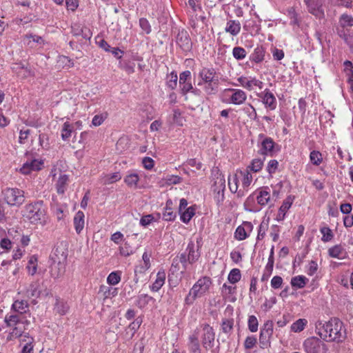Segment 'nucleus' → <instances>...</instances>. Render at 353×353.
Listing matches in <instances>:
<instances>
[{"mask_svg":"<svg viewBox=\"0 0 353 353\" xmlns=\"http://www.w3.org/2000/svg\"><path fill=\"white\" fill-rule=\"evenodd\" d=\"M68 309L69 306L65 302L59 299H56L54 310L57 313L59 314L60 315H64L66 314Z\"/></svg>","mask_w":353,"mask_h":353,"instance_id":"c9c22d12","label":"nucleus"},{"mask_svg":"<svg viewBox=\"0 0 353 353\" xmlns=\"http://www.w3.org/2000/svg\"><path fill=\"white\" fill-rule=\"evenodd\" d=\"M201 81L198 83L199 85L203 83L219 81L218 76L213 68H203L199 72Z\"/></svg>","mask_w":353,"mask_h":353,"instance_id":"ddd939ff","label":"nucleus"},{"mask_svg":"<svg viewBox=\"0 0 353 353\" xmlns=\"http://www.w3.org/2000/svg\"><path fill=\"white\" fill-rule=\"evenodd\" d=\"M188 256H186L185 254H181L179 256H177L173 259L172 266L176 267L179 263H181L183 265V268L184 270L187 269L188 265Z\"/></svg>","mask_w":353,"mask_h":353,"instance_id":"49530a36","label":"nucleus"},{"mask_svg":"<svg viewBox=\"0 0 353 353\" xmlns=\"http://www.w3.org/2000/svg\"><path fill=\"white\" fill-rule=\"evenodd\" d=\"M68 181V177L66 174L61 175L57 182V190L59 194H63L65 190V187Z\"/></svg>","mask_w":353,"mask_h":353,"instance_id":"4c0bfd02","label":"nucleus"},{"mask_svg":"<svg viewBox=\"0 0 353 353\" xmlns=\"http://www.w3.org/2000/svg\"><path fill=\"white\" fill-rule=\"evenodd\" d=\"M328 254L332 258L341 259L343 258L345 250L341 245H336L328 250Z\"/></svg>","mask_w":353,"mask_h":353,"instance_id":"c85d7f7f","label":"nucleus"},{"mask_svg":"<svg viewBox=\"0 0 353 353\" xmlns=\"http://www.w3.org/2000/svg\"><path fill=\"white\" fill-rule=\"evenodd\" d=\"M248 324L250 332H255L258 330L259 323L255 316L251 315L249 316Z\"/></svg>","mask_w":353,"mask_h":353,"instance_id":"6e6d98bb","label":"nucleus"},{"mask_svg":"<svg viewBox=\"0 0 353 353\" xmlns=\"http://www.w3.org/2000/svg\"><path fill=\"white\" fill-rule=\"evenodd\" d=\"M139 176L137 173H132L125 176V183L130 188H136L137 187Z\"/></svg>","mask_w":353,"mask_h":353,"instance_id":"ea45409f","label":"nucleus"},{"mask_svg":"<svg viewBox=\"0 0 353 353\" xmlns=\"http://www.w3.org/2000/svg\"><path fill=\"white\" fill-rule=\"evenodd\" d=\"M307 321L305 319H299L291 325V330L294 332H300L305 329Z\"/></svg>","mask_w":353,"mask_h":353,"instance_id":"a19ab883","label":"nucleus"},{"mask_svg":"<svg viewBox=\"0 0 353 353\" xmlns=\"http://www.w3.org/2000/svg\"><path fill=\"white\" fill-rule=\"evenodd\" d=\"M187 250L188 251V260L189 263L192 264L199 259L200 254L199 252L194 250V244L193 242L188 243Z\"/></svg>","mask_w":353,"mask_h":353,"instance_id":"7c9ffc66","label":"nucleus"},{"mask_svg":"<svg viewBox=\"0 0 353 353\" xmlns=\"http://www.w3.org/2000/svg\"><path fill=\"white\" fill-rule=\"evenodd\" d=\"M229 90L233 92L230 97V101L232 103L241 105L246 101L247 95L243 90L239 89H229Z\"/></svg>","mask_w":353,"mask_h":353,"instance_id":"a211bd4d","label":"nucleus"},{"mask_svg":"<svg viewBox=\"0 0 353 353\" xmlns=\"http://www.w3.org/2000/svg\"><path fill=\"white\" fill-rule=\"evenodd\" d=\"M225 30L232 36H236L241 31V23L239 21L230 20L227 22Z\"/></svg>","mask_w":353,"mask_h":353,"instance_id":"b1692460","label":"nucleus"},{"mask_svg":"<svg viewBox=\"0 0 353 353\" xmlns=\"http://www.w3.org/2000/svg\"><path fill=\"white\" fill-rule=\"evenodd\" d=\"M243 110L245 111V113H247V114L251 119H256L257 114L256 110L251 104H249L248 107H245Z\"/></svg>","mask_w":353,"mask_h":353,"instance_id":"e2e57ef3","label":"nucleus"},{"mask_svg":"<svg viewBox=\"0 0 353 353\" xmlns=\"http://www.w3.org/2000/svg\"><path fill=\"white\" fill-rule=\"evenodd\" d=\"M263 162L260 159H254L252 160L251 165L248 167L254 172H259L262 169Z\"/></svg>","mask_w":353,"mask_h":353,"instance_id":"13d9d810","label":"nucleus"},{"mask_svg":"<svg viewBox=\"0 0 353 353\" xmlns=\"http://www.w3.org/2000/svg\"><path fill=\"white\" fill-rule=\"evenodd\" d=\"M264 52L262 48H257L252 54V59L255 63H259L263 60Z\"/></svg>","mask_w":353,"mask_h":353,"instance_id":"4d7b16f0","label":"nucleus"},{"mask_svg":"<svg viewBox=\"0 0 353 353\" xmlns=\"http://www.w3.org/2000/svg\"><path fill=\"white\" fill-rule=\"evenodd\" d=\"M310 159L314 165H319L322 162V154L318 151L313 150L310 152Z\"/></svg>","mask_w":353,"mask_h":353,"instance_id":"864d4df0","label":"nucleus"},{"mask_svg":"<svg viewBox=\"0 0 353 353\" xmlns=\"http://www.w3.org/2000/svg\"><path fill=\"white\" fill-rule=\"evenodd\" d=\"M176 217L175 213L171 208H166L165 212L163 213V219L165 221H170Z\"/></svg>","mask_w":353,"mask_h":353,"instance_id":"0e129e2a","label":"nucleus"},{"mask_svg":"<svg viewBox=\"0 0 353 353\" xmlns=\"http://www.w3.org/2000/svg\"><path fill=\"white\" fill-rule=\"evenodd\" d=\"M4 321L8 327L12 328L7 337L8 341L21 336L26 330V324L29 323L24 316L19 314L6 315Z\"/></svg>","mask_w":353,"mask_h":353,"instance_id":"7ed1b4c3","label":"nucleus"},{"mask_svg":"<svg viewBox=\"0 0 353 353\" xmlns=\"http://www.w3.org/2000/svg\"><path fill=\"white\" fill-rule=\"evenodd\" d=\"M339 23L343 28L352 27L353 26V17L351 15L343 14L339 19Z\"/></svg>","mask_w":353,"mask_h":353,"instance_id":"de8ad7c7","label":"nucleus"},{"mask_svg":"<svg viewBox=\"0 0 353 353\" xmlns=\"http://www.w3.org/2000/svg\"><path fill=\"white\" fill-rule=\"evenodd\" d=\"M273 334V323L271 321H266L261 330L259 336L260 347L263 349L270 346V339Z\"/></svg>","mask_w":353,"mask_h":353,"instance_id":"1a4fd4ad","label":"nucleus"},{"mask_svg":"<svg viewBox=\"0 0 353 353\" xmlns=\"http://www.w3.org/2000/svg\"><path fill=\"white\" fill-rule=\"evenodd\" d=\"M181 220L185 223H188L190 222L191 219L193 217V216L195 214V208L193 206H190L188 208V209H185L181 213Z\"/></svg>","mask_w":353,"mask_h":353,"instance_id":"f704fd0d","label":"nucleus"},{"mask_svg":"<svg viewBox=\"0 0 353 353\" xmlns=\"http://www.w3.org/2000/svg\"><path fill=\"white\" fill-rule=\"evenodd\" d=\"M74 132V127L68 122H65L61 129V138L63 141H68Z\"/></svg>","mask_w":353,"mask_h":353,"instance_id":"473e14b6","label":"nucleus"},{"mask_svg":"<svg viewBox=\"0 0 353 353\" xmlns=\"http://www.w3.org/2000/svg\"><path fill=\"white\" fill-rule=\"evenodd\" d=\"M238 81L248 90H252L253 86L258 87L259 89H262L263 86V83L255 78L248 80L246 77H241L238 79Z\"/></svg>","mask_w":353,"mask_h":353,"instance_id":"f3484780","label":"nucleus"},{"mask_svg":"<svg viewBox=\"0 0 353 353\" xmlns=\"http://www.w3.org/2000/svg\"><path fill=\"white\" fill-rule=\"evenodd\" d=\"M321 2L320 0L307 4L310 13L314 15L318 19L324 17V12L321 8Z\"/></svg>","mask_w":353,"mask_h":353,"instance_id":"6ab92c4d","label":"nucleus"},{"mask_svg":"<svg viewBox=\"0 0 353 353\" xmlns=\"http://www.w3.org/2000/svg\"><path fill=\"white\" fill-rule=\"evenodd\" d=\"M165 280V273L159 272L157 274V279L151 286V290L154 292H157L163 285Z\"/></svg>","mask_w":353,"mask_h":353,"instance_id":"c756f323","label":"nucleus"},{"mask_svg":"<svg viewBox=\"0 0 353 353\" xmlns=\"http://www.w3.org/2000/svg\"><path fill=\"white\" fill-rule=\"evenodd\" d=\"M240 175L243 177L242 179V190L245 192L248 190V188L250 185L252 181V175L247 170L245 171H240Z\"/></svg>","mask_w":353,"mask_h":353,"instance_id":"2f4dec72","label":"nucleus"},{"mask_svg":"<svg viewBox=\"0 0 353 353\" xmlns=\"http://www.w3.org/2000/svg\"><path fill=\"white\" fill-rule=\"evenodd\" d=\"M239 177L237 174L228 177V186L232 193H236L239 197L244 196V191L241 188L238 191Z\"/></svg>","mask_w":353,"mask_h":353,"instance_id":"412c9836","label":"nucleus"},{"mask_svg":"<svg viewBox=\"0 0 353 353\" xmlns=\"http://www.w3.org/2000/svg\"><path fill=\"white\" fill-rule=\"evenodd\" d=\"M164 180L167 185H175L180 183L182 181V179L176 175H168Z\"/></svg>","mask_w":353,"mask_h":353,"instance_id":"bf43d9fd","label":"nucleus"},{"mask_svg":"<svg viewBox=\"0 0 353 353\" xmlns=\"http://www.w3.org/2000/svg\"><path fill=\"white\" fill-rule=\"evenodd\" d=\"M99 293L102 294L103 299H106L115 296L118 293V290L117 288L101 285L100 287Z\"/></svg>","mask_w":353,"mask_h":353,"instance_id":"a878e982","label":"nucleus"},{"mask_svg":"<svg viewBox=\"0 0 353 353\" xmlns=\"http://www.w3.org/2000/svg\"><path fill=\"white\" fill-rule=\"evenodd\" d=\"M39 286L40 285L38 281H32L30 283L25 292L26 296L28 298L39 297L41 293Z\"/></svg>","mask_w":353,"mask_h":353,"instance_id":"5701e85b","label":"nucleus"},{"mask_svg":"<svg viewBox=\"0 0 353 353\" xmlns=\"http://www.w3.org/2000/svg\"><path fill=\"white\" fill-rule=\"evenodd\" d=\"M303 347L306 353H326V345L315 336L307 339L303 343Z\"/></svg>","mask_w":353,"mask_h":353,"instance_id":"6e6552de","label":"nucleus"},{"mask_svg":"<svg viewBox=\"0 0 353 353\" xmlns=\"http://www.w3.org/2000/svg\"><path fill=\"white\" fill-rule=\"evenodd\" d=\"M141 321L139 319H136L134 321L131 323L129 326L125 330V335L129 339H131L136 331L139 329L141 325Z\"/></svg>","mask_w":353,"mask_h":353,"instance_id":"e433bc0d","label":"nucleus"},{"mask_svg":"<svg viewBox=\"0 0 353 353\" xmlns=\"http://www.w3.org/2000/svg\"><path fill=\"white\" fill-rule=\"evenodd\" d=\"M188 350L190 353H201L198 336L192 334L189 337Z\"/></svg>","mask_w":353,"mask_h":353,"instance_id":"393cba45","label":"nucleus"},{"mask_svg":"<svg viewBox=\"0 0 353 353\" xmlns=\"http://www.w3.org/2000/svg\"><path fill=\"white\" fill-rule=\"evenodd\" d=\"M121 272H120V271L112 272L108 275V276L107 278V282L109 285H115L121 281Z\"/></svg>","mask_w":353,"mask_h":353,"instance_id":"79ce46f5","label":"nucleus"},{"mask_svg":"<svg viewBox=\"0 0 353 353\" xmlns=\"http://www.w3.org/2000/svg\"><path fill=\"white\" fill-rule=\"evenodd\" d=\"M241 277V271L237 268H234L230 271V272L228 274V279L231 283L234 284L237 283L239 281H240Z\"/></svg>","mask_w":353,"mask_h":353,"instance_id":"3c124183","label":"nucleus"},{"mask_svg":"<svg viewBox=\"0 0 353 353\" xmlns=\"http://www.w3.org/2000/svg\"><path fill=\"white\" fill-rule=\"evenodd\" d=\"M212 191L214 199L217 204H220L224 200V191L225 189V179L223 174L217 172L214 174Z\"/></svg>","mask_w":353,"mask_h":353,"instance_id":"423d86ee","label":"nucleus"},{"mask_svg":"<svg viewBox=\"0 0 353 353\" xmlns=\"http://www.w3.org/2000/svg\"><path fill=\"white\" fill-rule=\"evenodd\" d=\"M263 100V103L265 104L266 108L273 110L276 107V101L274 94L270 92L268 89H265L264 92L258 94Z\"/></svg>","mask_w":353,"mask_h":353,"instance_id":"dca6fc26","label":"nucleus"},{"mask_svg":"<svg viewBox=\"0 0 353 353\" xmlns=\"http://www.w3.org/2000/svg\"><path fill=\"white\" fill-rule=\"evenodd\" d=\"M256 338L254 336H249L245 339L244 347L247 350L253 348L256 344Z\"/></svg>","mask_w":353,"mask_h":353,"instance_id":"052dcab7","label":"nucleus"},{"mask_svg":"<svg viewBox=\"0 0 353 353\" xmlns=\"http://www.w3.org/2000/svg\"><path fill=\"white\" fill-rule=\"evenodd\" d=\"M315 329L316 334L326 341L340 343L346 339L343 322L336 318L328 321H317Z\"/></svg>","mask_w":353,"mask_h":353,"instance_id":"f257e3e1","label":"nucleus"},{"mask_svg":"<svg viewBox=\"0 0 353 353\" xmlns=\"http://www.w3.org/2000/svg\"><path fill=\"white\" fill-rule=\"evenodd\" d=\"M71 32L75 36H83V38H90V36L84 32L83 28L79 23H74L71 27Z\"/></svg>","mask_w":353,"mask_h":353,"instance_id":"37998d69","label":"nucleus"},{"mask_svg":"<svg viewBox=\"0 0 353 353\" xmlns=\"http://www.w3.org/2000/svg\"><path fill=\"white\" fill-rule=\"evenodd\" d=\"M107 116H108L107 113L95 115L92 119V124L94 126H99L105 120V119L107 118Z\"/></svg>","mask_w":353,"mask_h":353,"instance_id":"680f3d73","label":"nucleus"},{"mask_svg":"<svg viewBox=\"0 0 353 353\" xmlns=\"http://www.w3.org/2000/svg\"><path fill=\"white\" fill-rule=\"evenodd\" d=\"M177 74L176 72H171L170 75V79L168 80L167 84L169 88L171 89H174L176 87L177 85Z\"/></svg>","mask_w":353,"mask_h":353,"instance_id":"774afa93","label":"nucleus"},{"mask_svg":"<svg viewBox=\"0 0 353 353\" xmlns=\"http://www.w3.org/2000/svg\"><path fill=\"white\" fill-rule=\"evenodd\" d=\"M43 162L39 159H31L25 162L19 171L23 174H29L32 171H39L41 170Z\"/></svg>","mask_w":353,"mask_h":353,"instance_id":"9b49d317","label":"nucleus"},{"mask_svg":"<svg viewBox=\"0 0 353 353\" xmlns=\"http://www.w3.org/2000/svg\"><path fill=\"white\" fill-rule=\"evenodd\" d=\"M320 232L322 234L321 240L323 242L330 241L334 236L332 230L328 227H323L320 229Z\"/></svg>","mask_w":353,"mask_h":353,"instance_id":"8fccbe9b","label":"nucleus"},{"mask_svg":"<svg viewBox=\"0 0 353 353\" xmlns=\"http://www.w3.org/2000/svg\"><path fill=\"white\" fill-rule=\"evenodd\" d=\"M121 179V176L119 172H114L110 174H105L101 178V182L105 185H108L117 182Z\"/></svg>","mask_w":353,"mask_h":353,"instance_id":"72a5a7b5","label":"nucleus"},{"mask_svg":"<svg viewBox=\"0 0 353 353\" xmlns=\"http://www.w3.org/2000/svg\"><path fill=\"white\" fill-rule=\"evenodd\" d=\"M85 216L82 211H78L74 217V225L77 234H80L85 225Z\"/></svg>","mask_w":353,"mask_h":353,"instance_id":"4be33fe9","label":"nucleus"},{"mask_svg":"<svg viewBox=\"0 0 353 353\" xmlns=\"http://www.w3.org/2000/svg\"><path fill=\"white\" fill-rule=\"evenodd\" d=\"M54 263L52 271H54V268H58V272L57 273H52V274L55 277H59L63 275L65 272V263L68 257V251L63 248L57 246L54 250Z\"/></svg>","mask_w":353,"mask_h":353,"instance_id":"39448f33","label":"nucleus"},{"mask_svg":"<svg viewBox=\"0 0 353 353\" xmlns=\"http://www.w3.org/2000/svg\"><path fill=\"white\" fill-rule=\"evenodd\" d=\"M233 57L237 60H241L246 56V51L241 47H234L232 50Z\"/></svg>","mask_w":353,"mask_h":353,"instance_id":"5fc2aeb1","label":"nucleus"},{"mask_svg":"<svg viewBox=\"0 0 353 353\" xmlns=\"http://www.w3.org/2000/svg\"><path fill=\"white\" fill-rule=\"evenodd\" d=\"M212 281L210 277L203 276L199 279L190 289L189 294L185 299V303L192 305L196 299L203 296L210 288Z\"/></svg>","mask_w":353,"mask_h":353,"instance_id":"20e7f679","label":"nucleus"},{"mask_svg":"<svg viewBox=\"0 0 353 353\" xmlns=\"http://www.w3.org/2000/svg\"><path fill=\"white\" fill-rule=\"evenodd\" d=\"M27 269L28 273L31 275H34L36 273L37 270V257L35 255H32L30 257Z\"/></svg>","mask_w":353,"mask_h":353,"instance_id":"c03bdc74","label":"nucleus"},{"mask_svg":"<svg viewBox=\"0 0 353 353\" xmlns=\"http://www.w3.org/2000/svg\"><path fill=\"white\" fill-rule=\"evenodd\" d=\"M12 309L18 312L17 314L23 316V314L26 312L28 308V304L26 301H15L12 306Z\"/></svg>","mask_w":353,"mask_h":353,"instance_id":"bb28decb","label":"nucleus"},{"mask_svg":"<svg viewBox=\"0 0 353 353\" xmlns=\"http://www.w3.org/2000/svg\"><path fill=\"white\" fill-rule=\"evenodd\" d=\"M190 79L191 73L189 70H185L180 74L179 85L183 94L187 93L193 88Z\"/></svg>","mask_w":353,"mask_h":353,"instance_id":"2eb2a0df","label":"nucleus"},{"mask_svg":"<svg viewBox=\"0 0 353 353\" xmlns=\"http://www.w3.org/2000/svg\"><path fill=\"white\" fill-rule=\"evenodd\" d=\"M139 26L141 28V29L146 33L149 34L151 32V27L149 23V21L145 19L141 18L139 19Z\"/></svg>","mask_w":353,"mask_h":353,"instance_id":"69168bd1","label":"nucleus"},{"mask_svg":"<svg viewBox=\"0 0 353 353\" xmlns=\"http://www.w3.org/2000/svg\"><path fill=\"white\" fill-rule=\"evenodd\" d=\"M262 149L264 150L263 154L271 152L274 146V142L272 139L270 137L265 138L262 143Z\"/></svg>","mask_w":353,"mask_h":353,"instance_id":"a18cd8bd","label":"nucleus"},{"mask_svg":"<svg viewBox=\"0 0 353 353\" xmlns=\"http://www.w3.org/2000/svg\"><path fill=\"white\" fill-rule=\"evenodd\" d=\"M256 201L261 206L268 205L271 201L270 191L268 187H263L256 191Z\"/></svg>","mask_w":353,"mask_h":353,"instance_id":"4468645a","label":"nucleus"},{"mask_svg":"<svg viewBox=\"0 0 353 353\" xmlns=\"http://www.w3.org/2000/svg\"><path fill=\"white\" fill-rule=\"evenodd\" d=\"M252 229V225L251 223L245 222L243 226H239L234 233V236L239 241L244 240L247 238L248 234L247 230L251 231Z\"/></svg>","mask_w":353,"mask_h":353,"instance_id":"aec40b11","label":"nucleus"},{"mask_svg":"<svg viewBox=\"0 0 353 353\" xmlns=\"http://www.w3.org/2000/svg\"><path fill=\"white\" fill-rule=\"evenodd\" d=\"M120 254L123 256H128L134 252V248L130 245L128 241H126L123 246L119 248Z\"/></svg>","mask_w":353,"mask_h":353,"instance_id":"603ef678","label":"nucleus"},{"mask_svg":"<svg viewBox=\"0 0 353 353\" xmlns=\"http://www.w3.org/2000/svg\"><path fill=\"white\" fill-rule=\"evenodd\" d=\"M292 204V200L288 197L287 198L279 208V216L281 219H283L286 212L289 210Z\"/></svg>","mask_w":353,"mask_h":353,"instance_id":"09e8293b","label":"nucleus"},{"mask_svg":"<svg viewBox=\"0 0 353 353\" xmlns=\"http://www.w3.org/2000/svg\"><path fill=\"white\" fill-rule=\"evenodd\" d=\"M4 200L10 205H20L24 202V192L17 188H6L3 192Z\"/></svg>","mask_w":353,"mask_h":353,"instance_id":"0eeeda50","label":"nucleus"},{"mask_svg":"<svg viewBox=\"0 0 353 353\" xmlns=\"http://www.w3.org/2000/svg\"><path fill=\"white\" fill-rule=\"evenodd\" d=\"M308 281V279L304 276H297L292 278L291 285L292 287L303 288Z\"/></svg>","mask_w":353,"mask_h":353,"instance_id":"58836bf2","label":"nucleus"},{"mask_svg":"<svg viewBox=\"0 0 353 353\" xmlns=\"http://www.w3.org/2000/svg\"><path fill=\"white\" fill-rule=\"evenodd\" d=\"M23 217L33 225H46L48 216L43 201H38L25 206Z\"/></svg>","mask_w":353,"mask_h":353,"instance_id":"f03ea898","label":"nucleus"},{"mask_svg":"<svg viewBox=\"0 0 353 353\" xmlns=\"http://www.w3.org/2000/svg\"><path fill=\"white\" fill-rule=\"evenodd\" d=\"M223 332L225 333H229L233 327V320L225 319L223 321L222 325Z\"/></svg>","mask_w":353,"mask_h":353,"instance_id":"338daca9","label":"nucleus"},{"mask_svg":"<svg viewBox=\"0 0 353 353\" xmlns=\"http://www.w3.org/2000/svg\"><path fill=\"white\" fill-rule=\"evenodd\" d=\"M176 41L183 51H189L192 48L191 39L188 32L184 30L179 32Z\"/></svg>","mask_w":353,"mask_h":353,"instance_id":"f8f14e48","label":"nucleus"},{"mask_svg":"<svg viewBox=\"0 0 353 353\" xmlns=\"http://www.w3.org/2000/svg\"><path fill=\"white\" fill-rule=\"evenodd\" d=\"M208 95L215 94L218 92L219 81L203 83L201 85Z\"/></svg>","mask_w":353,"mask_h":353,"instance_id":"cd10ccee","label":"nucleus"},{"mask_svg":"<svg viewBox=\"0 0 353 353\" xmlns=\"http://www.w3.org/2000/svg\"><path fill=\"white\" fill-rule=\"evenodd\" d=\"M201 341L204 348L208 350L213 347L215 334L214 330L208 324L201 325Z\"/></svg>","mask_w":353,"mask_h":353,"instance_id":"9d476101","label":"nucleus"}]
</instances>
